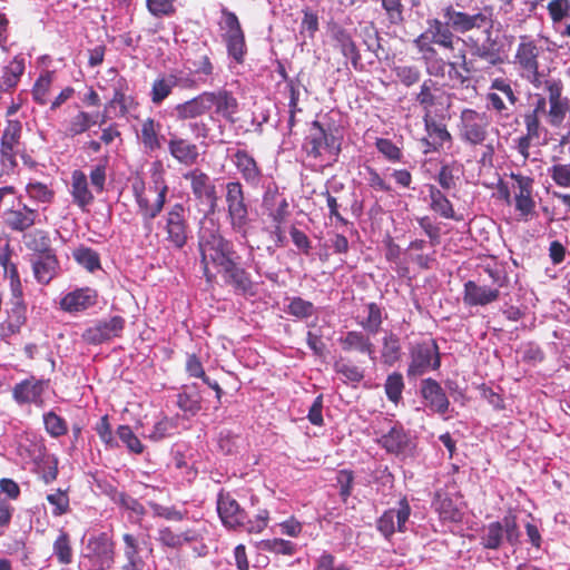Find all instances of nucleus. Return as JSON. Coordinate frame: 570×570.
Segmentation results:
<instances>
[{"instance_id":"nucleus-43","label":"nucleus","mask_w":570,"mask_h":570,"mask_svg":"<svg viewBox=\"0 0 570 570\" xmlns=\"http://www.w3.org/2000/svg\"><path fill=\"white\" fill-rule=\"evenodd\" d=\"M27 320L26 305L23 302H14L8 313V317L1 323L0 330L3 336H10L20 331Z\"/></svg>"},{"instance_id":"nucleus-48","label":"nucleus","mask_w":570,"mask_h":570,"mask_svg":"<svg viewBox=\"0 0 570 570\" xmlns=\"http://www.w3.org/2000/svg\"><path fill=\"white\" fill-rule=\"evenodd\" d=\"M22 124L19 120H8L0 138V147L20 149Z\"/></svg>"},{"instance_id":"nucleus-7","label":"nucleus","mask_w":570,"mask_h":570,"mask_svg":"<svg viewBox=\"0 0 570 570\" xmlns=\"http://www.w3.org/2000/svg\"><path fill=\"white\" fill-rule=\"evenodd\" d=\"M115 542L107 532L90 535L80 557L83 570H111L115 564Z\"/></svg>"},{"instance_id":"nucleus-2","label":"nucleus","mask_w":570,"mask_h":570,"mask_svg":"<svg viewBox=\"0 0 570 570\" xmlns=\"http://www.w3.org/2000/svg\"><path fill=\"white\" fill-rule=\"evenodd\" d=\"M413 45L421 55L426 73L430 77L444 78L450 61L441 58L433 45L453 49L454 35L451 30L444 28L441 20L429 19L426 30L413 40Z\"/></svg>"},{"instance_id":"nucleus-41","label":"nucleus","mask_w":570,"mask_h":570,"mask_svg":"<svg viewBox=\"0 0 570 570\" xmlns=\"http://www.w3.org/2000/svg\"><path fill=\"white\" fill-rule=\"evenodd\" d=\"M435 511L443 521L460 522L462 513L454 501L444 492L436 491L433 500Z\"/></svg>"},{"instance_id":"nucleus-26","label":"nucleus","mask_w":570,"mask_h":570,"mask_svg":"<svg viewBox=\"0 0 570 570\" xmlns=\"http://www.w3.org/2000/svg\"><path fill=\"white\" fill-rule=\"evenodd\" d=\"M173 112L176 119L179 121L194 120L208 114L205 91L184 102L177 104L174 107Z\"/></svg>"},{"instance_id":"nucleus-23","label":"nucleus","mask_w":570,"mask_h":570,"mask_svg":"<svg viewBox=\"0 0 570 570\" xmlns=\"http://www.w3.org/2000/svg\"><path fill=\"white\" fill-rule=\"evenodd\" d=\"M125 321L120 316H114L107 321L97 323L89 327L83 337L87 342L92 344H100L111 337L118 336L124 328Z\"/></svg>"},{"instance_id":"nucleus-5","label":"nucleus","mask_w":570,"mask_h":570,"mask_svg":"<svg viewBox=\"0 0 570 570\" xmlns=\"http://www.w3.org/2000/svg\"><path fill=\"white\" fill-rule=\"evenodd\" d=\"M189 209L181 203L171 205L159 220L164 243L168 248L181 250L191 237L188 222Z\"/></svg>"},{"instance_id":"nucleus-55","label":"nucleus","mask_w":570,"mask_h":570,"mask_svg":"<svg viewBox=\"0 0 570 570\" xmlns=\"http://www.w3.org/2000/svg\"><path fill=\"white\" fill-rule=\"evenodd\" d=\"M24 189L27 196L37 203L50 204L55 198V191L40 181H29Z\"/></svg>"},{"instance_id":"nucleus-22","label":"nucleus","mask_w":570,"mask_h":570,"mask_svg":"<svg viewBox=\"0 0 570 570\" xmlns=\"http://www.w3.org/2000/svg\"><path fill=\"white\" fill-rule=\"evenodd\" d=\"M232 161L247 185L254 188L259 186L263 173L252 155L246 150L237 149L232 156Z\"/></svg>"},{"instance_id":"nucleus-40","label":"nucleus","mask_w":570,"mask_h":570,"mask_svg":"<svg viewBox=\"0 0 570 570\" xmlns=\"http://www.w3.org/2000/svg\"><path fill=\"white\" fill-rule=\"evenodd\" d=\"M176 86L180 87L179 75H168L158 77L151 86L150 100L159 106L173 92Z\"/></svg>"},{"instance_id":"nucleus-6","label":"nucleus","mask_w":570,"mask_h":570,"mask_svg":"<svg viewBox=\"0 0 570 570\" xmlns=\"http://www.w3.org/2000/svg\"><path fill=\"white\" fill-rule=\"evenodd\" d=\"M342 146V137L332 130H326L317 120L312 122V128L304 139L303 150L307 158L318 161H336Z\"/></svg>"},{"instance_id":"nucleus-50","label":"nucleus","mask_w":570,"mask_h":570,"mask_svg":"<svg viewBox=\"0 0 570 570\" xmlns=\"http://www.w3.org/2000/svg\"><path fill=\"white\" fill-rule=\"evenodd\" d=\"M178 430L177 419L163 416L157 421L151 431L148 433V439L158 442L166 438L173 436Z\"/></svg>"},{"instance_id":"nucleus-31","label":"nucleus","mask_w":570,"mask_h":570,"mask_svg":"<svg viewBox=\"0 0 570 570\" xmlns=\"http://www.w3.org/2000/svg\"><path fill=\"white\" fill-rule=\"evenodd\" d=\"M168 150L173 158L184 165L196 163L199 154L195 144L188 139L173 136L168 141Z\"/></svg>"},{"instance_id":"nucleus-37","label":"nucleus","mask_w":570,"mask_h":570,"mask_svg":"<svg viewBox=\"0 0 570 570\" xmlns=\"http://www.w3.org/2000/svg\"><path fill=\"white\" fill-rule=\"evenodd\" d=\"M356 323L368 335H375L380 332L383 323V309L376 303H368L363 313L356 316Z\"/></svg>"},{"instance_id":"nucleus-35","label":"nucleus","mask_w":570,"mask_h":570,"mask_svg":"<svg viewBox=\"0 0 570 570\" xmlns=\"http://www.w3.org/2000/svg\"><path fill=\"white\" fill-rule=\"evenodd\" d=\"M73 203L81 209H86L94 200V195L89 190L87 176L81 170H73L71 174V189Z\"/></svg>"},{"instance_id":"nucleus-45","label":"nucleus","mask_w":570,"mask_h":570,"mask_svg":"<svg viewBox=\"0 0 570 570\" xmlns=\"http://www.w3.org/2000/svg\"><path fill=\"white\" fill-rule=\"evenodd\" d=\"M333 39L343 56L351 59V61L356 65L360 59V53L351 35L342 28H336L333 31Z\"/></svg>"},{"instance_id":"nucleus-19","label":"nucleus","mask_w":570,"mask_h":570,"mask_svg":"<svg viewBox=\"0 0 570 570\" xmlns=\"http://www.w3.org/2000/svg\"><path fill=\"white\" fill-rule=\"evenodd\" d=\"M436 115L423 116V122L426 138L422 139L424 146V154L439 151L445 144H451L452 136L449 132L446 125L435 118Z\"/></svg>"},{"instance_id":"nucleus-28","label":"nucleus","mask_w":570,"mask_h":570,"mask_svg":"<svg viewBox=\"0 0 570 570\" xmlns=\"http://www.w3.org/2000/svg\"><path fill=\"white\" fill-rule=\"evenodd\" d=\"M499 297V289L485 285H478L473 281L464 284V303L470 306L487 305Z\"/></svg>"},{"instance_id":"nucleus-18","label":"nucleus","mask_w":570,"mask_h":570,"mask_svg":"<svg viewBox=\"0 0 570 570\" xmlns=\"http://www.w3.org/2000/svg\"><path fill=\"white\" fill-rule=\"evenodd\" d=\"M3 220L12 232L23 233L40 223V214L38 209L19 202L16 208L4 212Z\"/></svg>"},{"instance_id":"nucleus-32","label":"nucleus","mask_w":570,"mask_h":570,"mask_svg":"<svg viewBox=\"0 0 570 570\" xmlns=\"http://www.w3.org/2000/svg\"><path fill=\"white\" fill-rule=\"evenodd\" d=\"M59 269V261L56 254L39 255L32 261L35 278L40 284H49L56 277Z\"/></svg>"},{"instance_id":"nucleus-64","label":"nucleus","mask_w":570,"mask_h":570,"mask_svg":"<svg viewBox=\"0 0 570 570\" xmlns=\"http://www.w3.org/2000/svg\"><path fill=\"white\" fill-rule=\"evenodd\" d=\"M393 71L397 80L405 87H412L421 79V71L416 66L401 65L395 66Z\"/></svg>"},{"instance_id":"nucleus-33","label":"nucleus","mask_w":570,"mask_h":570,"mask_svg":"<svg viewBox=\"0 0 570 570\" xmlns=\"http://www.w3.org/2000/svg\"><path fill=\"white\" fill-rule=\"evenodd\" d=\"M112 98L109 107H119V115L125 116L136 107L135 99L128 95L129 86L124 77H116L112 83Z\"/></svg>"},{"instance_id":"nucleus-49","label":"nucleus","mask_w":570,"mask_h":570,"mask_svg":"<svg viewBox=\"0 0 570 570\" xmlns=\"http://www.w3.org/2000/svg\"><path fill=\"white\" fill-rule=\"evenodd\" d=\"M26 245L39 255L55 254L51 249L49 234L46 230L36 229L26 236Z\"/></svg>"},{"instance_id":"nucleus-13","label":"nucleus","mask_w":570,"mask_h":570,"mask_svg":"<svg viewBox=\"0 0 570 570\" xmlns=\"http://www.w3.org/2000/svg\"><path fill=\"white\" fill-rule=\"evenodd\" d=\"M208 112L212 111V119L222 117L229 122L235 121V115L238 112V101L234 94L227 89L205 91Z\"/></svg>"},{"instance_id":"nucleus-54","label":"nucleus","mask_w":570,"mask_h":570,"mask_svg":"<svg viewBox=\"0 0 570 570\" xmlns=\"http://www.w3.org/2000/svg\"><path fill=\"white\" fill-rule=\"evenodd\" d=\"M43 424L46 432L51 438H60L68 432L67 421L53 411L43 414Z\"/></svg>"},{"instance_id":"nucleus-56","label":"nucleus","mask_w":570,"mask_h":570,"mask_svg":"<svg viewBox=\"0 0 570 570\" xmlns=\"http://www.w3.org/2000/svg\"><path fill=\"white\" fill-rule=\"evenodd\" d=\"M547 9L553 28L558 30L562 21L570 17V0H551Z\"/></svg>"},{"instance_id":"nucleus-27","label":"nucleus","mask_w":570,"mask_h":570,"mask_svg":"<svg viewBox=\"0 0 570 570\" xmlns=\"http://www.w3.org/2000/svg\"><path fill=\"white\" fill-rule=\"evenodd\" d=\"M122 539V556L124 562L120 567L121 570H142L146 566L142 557L140 556L139 541L132 533L126 532L121 535Z\"/></svg>"},{"instance_id":"nucleus-39","label":"nucleus","mask_w":570,"mask_h":570,"mask_svg":"<svg viewBox=\"0 0 570 570\" xmlns=\"http://www.w3.org/2000/svg\"><path fill=\"white\" fill-rule=\"evenodd\" d=\"M379 443L389 453L399 455L405 452L410 439L402 426H393L387 433L380 438Z\"/></svg>"},{"instance_id":"nucleus-24","label":"nucleus","mask_w":570,"mask_h":570,"mask_svg":"<svg viewBox=\"0 0 570 570\" xmlns=\"http://www.w3.org/2000/svg\"><path fill=\"white\" fill-rule=\"evenodd\" d=\"M97 303V292L89 287L77 288L67 293L60 301V306L69 313L85 311Z\"/></svg>"},{"instance_id":"nucleus-3","label":"nucleus","mask_w":570,"mask_h":570,"mask_svg":"<svg viewBox=\"0 0 570 570\" xmlns=\"http://www.w3.org/2000/svg\"><path fill=\"white\" fill-rule=\"evenodd\" d=\"M216 508L223 525L229 530L261 533L269 521V512L266 509L258 510L253 519L248 518L232 493L223 489L217 494Z\"/></svg>"},{"instance_id":"nucleus-47","label":"nucleus","mask_w":570,"mask_h":570,"mask_svg":"<svg viewBox=\"0 0 570 570\" xmlns=\"http://www.w3.org/2000/svg\"><path fill=\"white\" fill-rule=\"evenodd\" d=\"M224 41L226 43L228 57H230L237 63H243L247 52L244 32L236 35H224Z\"/></svg>"},{"instance_id":"nucleus-29","label":"nucleus","mask_w":570,"mask_h":570,"mask_svg":"<svg viewBox=\"0 0 570 570\" xmlns=\"http://www.w3.org/2000/svg\"><path fill=\"white\" fill-rule=\"evenodd\" d=\"M439 88L436 82L431 78L425 79L421 86L420 90L415 94L414 100L423 110V116H432L436 114V107L442 105L440 99L441 96H438Z\"/></svg>"},{"instance_id":"nucleus-4","label":"nucleus","mask_w":570,"mask_h":570,"mask_svg":"<svg viewBox=\"0 0 570 570\" xmlns=\"http://www.w3.org/2000/svg\"><path fill=\"white\" fill-rule=\"evenodd\" d=\"M199 252L204 275L207 281L214 277L209 269V265L224 268L230 264L236 256L233 244L226 239L219 232L218 227L202 228L199 233Z\"/></svg>"},{"instance_id":"nucleus-63","label":"nucleus","mask_w":570,"mask_h":570,"mask_svg":"<svg viewBox=\"0 0 570 570\" xmlns=\"http://www.w3.org/2000/svg\"><path fill=\"white\" fill-rule=\"evenodd\" d=\"M302 12L303 19L299 26V36L304 39H313L318 31V16L309 8H304Z\"/></svg>"},{"instance_id":"nucleus-17","label":"nucleus","mask_w":570,"mask_h":570,"mask_svg":"<svg viewBox=\"0 0 570 570\" xmlns=\"http://www.w3.org/2000/svg\"><path fill=\"white\" fill-rule=\"evenodd\" d=\"M442 14L445 19L443 27L449 30L453 29L454 31L461 33L468 32L472 29H480L488 21L487 16L481 12L475 14H468L462 11H456L452 4L445 6L442 9Z\"/></svg>"},{"instance_id":"nucleus-34","label":"nucleus","mask_w":570,"mask_h":570,"mask_svg":"<svg viewBox=\"0 0 570 570\" xmlns=\"http://www.w3.org/2000/svg\"><path fill=\"white\" fill-rule=\"evenodd\" d=\"M225 278L230 284L237 294L246 295L252 293L253 283L249 274L239 267L234 259L230 264L223 268Z\"/></svg>"},{"instance_id":"nucleus-46","label":"nucleus","mask_w":570,"mask_h":570,"mask_svg":"<svg viewBox=\"0 0 570 570\" xmlns=\"http://www.w3.org/2000/svg\"><path fill=\"white\" fill-rule=\"evenodd\" d=\"M429 196L431 199V208L443 218L454 219L455 213L451 202L435 186H430Z\"/></svg>"},{"instance_id":"nucleus-44","label":"nucleus","mask_w":570,"mask_h":570,"mask_svg":"<svg viewBox=\"0 0 570 570\" xmlns=\"http://www.w3.org/2000/svg\"><path fill=\"white\" fill-rule=\"evenodd\" d=\"M52 556L60 566H69L73 561V548L70 534L60 530L52 543Z\"/></svg>"},{"instance_id":"nucleus-30","label":"nucleus","mask_w":570,"mask_h":570,"mask_svg":"<svg viewBox=\"0 0 570 570\" xmlns=\"http://www.w3.org/2000/svg\"><path fill=\"white\" fill-rule=\"evenodd\" d=\"M263 207L274 224H284L289 215L288 202L277 190H267L263 197Z\"/></svg>"},{"instance_id":"nucleus-59","label":"nucleus","mask_w":570,"mask_h":570,"mask_svg":"<svg viewBox=\"0 0 570 570\" xmlns=\"http://www.w3.org/2000/svg\"><path fill=\"white\" fill-rule=\"evenodd\" d=\"M116 434L131 453L141 454L144 452L145 446L129 425H119Z\"/></svg>"},{"instance_id":"nucleus-10","label":"nucleus","mask_w":570,"mask_h":570,"mask_svg":"<svg viewBox=\"0 0 570 570\" xmlns=\"http://www.w3.org/2000/svg\"><path fill=\"white\" fill-rule=\"evenodd\" d=\"M180 87L184 89H197L202 86L216 85L219 72L208 53H202L196 58H188L184 69L178 71Z\"/></svg>"},{"instance_id":"nucleus-58","label":"nucleus","mask_w":570,"mask_h":570,"mask_svg":"<svg viewBox=\"0 0 570 570\" xmlns=\"http://www.w3.org/2000/svg\"><path fill=\"white\" fill-rule=\"evenodd\" d=\"M157 540L165 547L179 549L191 540L187 533H176L169 527L159 529Z\"/></svg>"},{"instance_id":"nucleus-38","label":"nucleus","mask_w":570,"mask_h":570,"mask_svg":"<svg viewBox=\"0 0 570 570\" xmlns=\"http://www.w3.org/2000/svg\"><path fill=\"white\" fill-rule=\"evenodd\" d=\"M341 345L345 352H354L360 354H373L374 345L370 341L367 333L358 331H350L341 337Z\"/></svg>"},{"instance_id":"nucleus-57","label":"nucleus","mask_w":570,"mask_h":570,"mask_svg":"<svg viewBox=\"0 0 570 570\" xmlns=\"http://www.w3.org/2000/svg\"><path fill=\"white\" fill-rule=\"evenodd\" d=\"M51 85L52 75L50 72L40 75V77L36 80L31 94L33 100L37 104L43 106L48 102Z\"/></svg>"},{"instance_id":"nucleus-15","label":"nucleus","mask_w":570,"mask_h":570,"mask_svg":"<svg viewBox=\"0 0 570 570\" xmlns=\"http://www.w3.org/2000/svg\"><path fill=\"white\" fill-rule=\"evenodd\" d=\"M461 136L462 139L472 144L481 145L488 136L489 120L485 114L473 109H464L461 112Z\"/></svg>"},{"instance_id":"nucleus-16","label":"nucleus","mask_w":570,"mask_h":570,"mask_svg":"<svg viewBox=\"0 0 570 570\" xmlns=\"http://www.w3.org/2000/svg\"><path fill=\"white\" fill-rule=\"evenodd\" d=\"M544 89L548 94L549 109L547 110V122L551 127H560L567 115L568 98L562 97L563 85L560 80L548 79L544 81Z\"/></svg>"},{"instance_id":"nucleus-52","label":"nucleus","mask_w":570,"mask_h":570,"mask_svg":"<svg viewBox=\"0 0 570 570\" xmlns=\"http://www.w3.org/2000/svg\"><path fill=\"white\" fill-rule=\"evenodd\" d=\"M75 261L89 272L100 268L99 254L90 247L79 246L72 253Z\"/></svg>"},{"instance_id":"nucleus-51","label":"nucleus","mask_w":570,"mask_h":570,"mask_svg":"<svg viewBox=\"0 0 570 570\" xmlns=\"http://www.w3.org/2000/svg\"><path fill=\"white\" fill-rule=\"evenodd\" d=\"M96 124L94 116L87 111H79L75 115L67 125L66 135L68 137H76L89 130Z\"/></svg>"},{"instance_id":"nucleus-53","label":"nucleus","mask_w":570,"mask_h":570,"mask_svg":"<svg viewBox=\"0 0 570 570\" xmlns=\"http://www.w3.org/2000/svg\"><path fill=\"white\" fill-rule=\"evenodd\" d=\"M334 370L341 374L345 381L360 383L364 377V371L351 362L350 358H337L334 363Z\"/></svg>"},{"instance_id":"nucleus-12","label":"nucleus","mask_w":570,"mask_h":570,"mask_svg":"<svg viewBox=\"0 0 570 570\" xmlns=\"http://www.w3.org/2000/svg\"><path fill=\"white\" fill-rule=\"evenodd\" d=\"M542 51L539 40L529 35L520 36L513 57V65L519 73L522 71H527L528 75L534 73V70L539 69V58Z\"/></svg>"},{"instance_id":"nucleus-1","label":"nucleus","mask_w":570,"mask_h":570,"mask_svg":"<svg viewBox=\"0 0 570 570\" xmlns=\"http://www.w3.org/2000/svg\"><path fill=\"white\" fill-rule=\"evenodd\" d=\"M130 189L137 207V214L141 218L144 228L150 234L154 220L165 208L169 191L163 164L159 161L153 165L148 183L140 176L134 177Z\"/></svg>"},{"instance_id":"nucleus-62","label":"nucleus","mask_w":570,"mask_h":570,"mask_svg":"<svg viewBox=\"0 0 570 570\" xmlns=\"http://www.w3.org/2000/svg\"><path fill=\"white\" fill-rule=\"evenodd\" d=\"M287 313L296 318H307L315 313V306L312 302L305 301L302 297H293L289 299Z\"/></svg>"},{"instance_id":"nucleus-25","label":"nucleus","mask_w":570,"mask_h":570,"mask_svg":"<svg viewBox=\"0 0 570 570\" xmlns=\"http://www.w3.org/2000/svg\"><path fill=\"white\" fill-rule=\"evenodd\" d=\"M421 393L432 411L439 414H445L448 412L450 405L449 399L435 380H424L422 382Z\"/></svg>"},{"instance_id":"nucleus-9","label":"nucleus","mask_w":570,"mask_h":570,"mask_svg":"<svg viewBox=\"0 0 570 570\" xmlns=\"http://www.w3.org/2000/svg\"><path fill=\"white\" fill-rule=\"evenodd\" d=\"M227 220L233 233L246 239L252 226L248 205L245 202L243 186L239 181H228L225 186Z\"/></svg>"},{"instance_id":"nucleus-36","label":"nucleus","mask_w":570,"mask_h":570,"mask_svg":"<svg viewBox=\"0 0 570 570\" xmlns=\"http://www.w3.org/2000/svg\"><path fill=\"white\" fill-rule=\"evenodd\" d=\"M160 130L161 124L153 118H147L141 122L138 138L146 151L151 153L161 148V139L164 137L160 136Z\"/></svg>"},{"instance_id":"nucleus-14","label":"nucleus","mask_w":570,"mask_h":570,"mask_svg":"<svg viewBox=\"0 0 570 570\" xmlns=\"http://www.w3.org/2000/svg\"><path fill=\"white\" fill-rule=\"evenodd\" d=\"M513 179L514 208L522 220H529L534 214L533 179L521 174H511Z\"/></svg>"},{"instance_id":"nucleus-8","label":"nucleus","mask_w":570,"mask_h":570,"mask_svg":"<svg viewBox=\"0 0 570 570\" xmlns=\"http://www.w3.org/2000/svg\"><path fill=\"white\" fill-rule=\"evenodd\" d=\"M521 531L517 515L505 514L502 520L493 521L482 527L480 544L485 550H500L504 543L515 547L520 543Z\"/></svg>"},{"instance_id":"nucleus-61","label":"nucleus","mask_w":570,"mask_h":570,"mask_svg":"<svg viewBox=\"0 0 570 570\" xmlns=\"http://www.w3.org/2000/svg\"><path fill=\"white\" fill-rule=\"evenodd\" d=\"M240 436L230 430L224 429L218 435L219 451L225 455H232L238 452L240 444Z\"/></svg>"},{"instance_id":"nucleus-21","label":"nucleus","mask_w":570,"mask_h":570,"mask_svg":"<svg viewBox=\"0 0 570 570\" xmlns=\"http://www.w3.org/2000/svg\"><path fill=\"white\" fill-rule=\"evenodd\" d=\"M190 183V188L195 198L199 202H208L212 207L216 206L217 191L210 177L200 169H193L184 175Z\"/></svg>"},{"instance_id":"nucleus-60","label":"nucleus","mask_w":570,"mask_h":570,"mask_svg":"<svg viewBox=\"0 0 570 570\" xmlns=\"http://www.w3.org/2000/svg\"><path fill=\"white\" fill-rule=\"evenodd\" d=\"M46 499L53 507L51 511L53 517H61L70 512V500L67 491L58 489L49 493Z\"/></svg>"},{"instance_id":"nucleus-20","label":"nucleus","mask_w":570,"mask_h":570,"mask_svg":"<svg viewBox=\"0 0 570 570\" xmlns=\"http://www.w3.org/2000/svg\"><path fill=\"white\" fill-rule=\"evenodd\" d=\"M48 386V381L37 380L33 376L17 383L12 389L13 400L20 404H35L43 406L42 393Z\"/></svg>"},{"instance_id":"nucleus-11","label":"nucleus","mask_w":570,"mask_h":570,"mask_svg":"<svg viewBox=\"0 0 570 570\" xmlns=\"http://www.w3.org/2000/svg\"><path fill=\"white\" fill-rule=\"evenodd\" d=\"M519 98L507 78H494L485 95V107L501 117H509Z\"/></svg>"},{"instance_id":"nucleus-42","label":"nucleus","mask_w":570,"mask_h":570,"mask_svg":"<svg viewBox=\"0 0 570 570\" xmlns=\"http://www.w3.org/2000/svg\"><path fill=\"white\" fill-rule=\"evenodd\" d=\"M24 72V59L16 56L3 67L0 77V88L3 90H11L16 88Z\"/></svg>"}]
</instances>
